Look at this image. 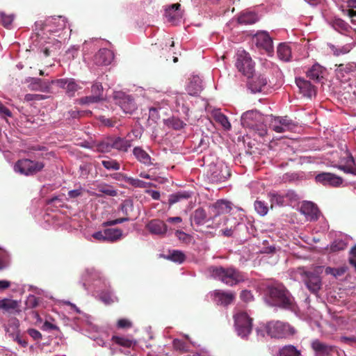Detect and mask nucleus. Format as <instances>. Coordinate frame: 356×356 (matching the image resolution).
<instances>
[{
  "label": "nucleus",
  "mask_w": 356,
  "mask_h": 356,
  "mask_svg": "<svg viewBox=\"0 0 356 356\" xmlns=\"http://www.w3.org/2000/svg\"><path fill=\"white\" fill-rule=\"evenodd\" d=\"M99 120L102 124L108 127H113L115 126L117 123V120L115 118H106L105 116H100Z\"/></svg>",
  "instance_id": "nucleus-53"
},
{
  "label": "nucleus",
  "mask_w": 356,
  "mask_h": 356,
  "mask_svg": "<svg viewBox=\"0 0 356 356\" xmlns=\"http://www.w3.org/2000/svg\"><path fill=\"white\" fill-rule=\"evenodd\" d=\"M14 19L13 15H6L4 13H0V24L8 28L11 25Z\"/></svg>",
  "instance_id": "nucleus-48"
},
{
  "label": "nucleus",
  "mask_w": 356,
  "mask_h": 356,
  "mask_svg": "<svg viewBox=\"0 0 356 356\" xmlns=\"http://www.w3.org/2000/svg\"><path fill=\"white\" fill-rule=\"evenodd\" d=\"M47 97L46 95L40 94H26L24 97V100L26 102H38L46 99Z\"/></svg>",
  "instance_id": "nucleus-52"
},
{
  "label": "nucleus",
  "mask_w": 356,
  "mask_h": 356,
  "mask_svg": "<svg viewBox=\"0 0 356 356\" xmlns=\"http://www.w3.org/2000/svg\"><path fill=\"white\" fill-rule=\"evenodd\" d=\"M334 28H339L341 30H347L348 25L346 22L341 19H337L334 22Z\"/></svg>",
  "instance_id": "nucleus-60"
},
{
  "label": "nucleus",
  "mask_w": 356,
  "mask_h": 356,
  "mask_svg": "<svg viewBox=\"0 0 356 356\" xmlns=\"http://www.w3.org/2000/svg\"><path fill=\"white\" fill-rule=\"evenodd\" d=\"M240 298L245 302H249L253 300V296L250 291L243 290L240 294Z\"/></svg>",
  "instance_id": "nucleus-56"
},
{
  "label": "nucleus",
  "mask_w": 356,
  "mask_h": 356,
  "mask_svg": "<svg viewBox=\"0 0 356 356\" xmlns=\"http://www.w3.org/2000/svg\"><path fill=\"white\" fill-rule=\"evenodd\" d=\"M97 188L99 192H101L108 196L115 197L118 195V191L114 189L113 186L106 183H101L97 184Z\"/></svg>",
  "instance_id": "nucleus-39"
},
{
  "label": "nucleus",
  "mask_w": 356,
  "mask_h": 356,
  "mask_svg": "<svg viewBox=\"0 0 356 356\" xmlns=\"http://www.w3.org/2000/svg\"><path fill=\"white\" fill-rule=\"evenodd\" d=\"M61 47V42L55 38H49V41L46 42L40 47V51L44 54L46 57L51 55Z\"/></svg>",
  "instance_id": "nucleus-26"
},
{
  "label": "nucleus",
  "mask_w": 356,
  "mask_h": 356,
  "mask_svg": "<svg viewBox=\"0 0 356 356\" xmlns=\"http://www.w3.org/2000/svg\"><path fill=\"white\" fill-rule=\"evenodd\" d=\"M277 54L281 60L289 61L291 56V51L289 45L281 43L277 47Z\"/></svg>",
  "instance_id": "nucleus-36"
},
{
  "label": "nucleus",
  "mask_w": 356,
  "mask_h": 356,
  "mask_svg": "<svg viewBox=\"0 0 356 356\" xmlns=\"http://www.w3.org/2000/svg\"><path fill=\"white\" fill-rule=\"evenodd\" d=\"M351 71V67L349 65L339 64L336 69V74L340 78L343 76V73H348Z\"/></svg>",
  "instance_id": "nucleus-51"
},
{
  "label": "nucleus",
  "mask_w": 356,
  "mask_h": 356,
  "mask_svg": "<svg viewBox=\"0 0 356 356\" xmlns=\"http://www.w3.org/2000/svg\"><path fill=\"white\" fill-rule=\"evenodd\" d=\"M114 58L113 53L108 49H101L95 55V62L98 65H108Z\"/></svg>",
  "instance_id": "nucleus-23"
},
{
  "label": "nucleus",
  "mask_w": 356,
  "mask_h": 356,
  "mask_svg": "<svg viewBox=\"0 0 356 356\" xmlns=\"http://www.w3.org/2000/svg\"><path fill=\"white\" fill-rule=\"evenodd\" d=\"M254 209L261 216H264L268 212V207L265 203L260 200H256L254 202Z\"/></svg>",
  "instance_id": "nucleus-49"
},
{
  "label": "nucleus",
  "mask_w": 356,
  "mask_h": 356,
  "mask_svg": "<svg viewBox=\"0 0 356 356\" xmlns=\"http://www.w3.org/2000/svg\"><path fill=\"white\" fill-rule=\"evenodd\" d=\"M128 184L132 186L142 188L151 187L153 186V184L150 182H145L144 181L140 180L138 179H135L133 177H130V179H128Z\"/></svg>",
  "instance_id": "nucleus-45"
},
{
  "label": "nucleus",
  "mask_w": 356,
  "mask_h": 356,
  "mask_svg": "<svg viewBox=\"0 0 356 356\" xmlns=\"http://www.w3.org/2000/svg\"><path fill=\"white\" fill-rule=\"evenodd\" d=\"M112 341L114 343H115L121 346L125 347V348H130L134 344V343L132 340H131L128 338H126V337H118V336H113Z\"/></svg>",
  "instance_id": "nucleus-43"
},
{
  "label": "nucleus",
  "mask_w": 356,
  "mask_h": 356,
  "mask_svg": "<svg viewBox=\"0 0 356 356\" xmlns=\"http://www.w3.org/2000/svg\"><path fill=\"white\" fill-rule=\"evenodd\" d=\"M324 72L325 69L319 64L316 63L307 71V76L313 81L319 82L323 78Z\"/></svg>",
  "instance_id": "nucleus-28"
},
{
  "label": "nucleus",
  "mask_w": 356,
  "mask_h": 356,
  "mask_svg": "<svg viewBox=\"0 0 356 356\" xmlns=\"http://www.w3.org/2000/svg\"><path fill=\"white\" fill-rule=\"evenodd\" d=\"M300 352L293 346H284L279 351V356H300Z\"/></svg>",
  "instance_id": "nucleus-40"
},
{
  "label": "nucleus",
  "mask_w": 356,
  "mask_h": 356,
  "mask_svg": "<svg viewBox=\"0 0 356 356\" xmlns=\"http://www.w3.org/2000/svg\"><path fill=\"white\" fill-rule=\"evenodd\" d=\"M113 99L115 104L120 106L125 113L131 114L137 108L136 104L132 97L122 91L115 92Z\"/></svg>",
  "instance_id": "nucleus-11"
},
{
  "label": "nucleus",
  "mask_w": 356,
  "mask_h": 356,
  "mask_svg": "<svg viewBox=\"0 0 356 356\" xmlns=\"http://www.w3.org/2000/svg\"><path fill=\"white\" fill-rule=\"evenodd\" d=\"M202 90V80L198 76H193L189 79L186 91L191 96L198 95Z\"/></svg>",
  "instance_id": "nucleus-24"
},
{
  "label": "nucleus",
  "mask_w": 356,
  "mask_h": 356,
  "mask_svg": "<svg viewBox=\"0 0 356 356\" xmlns=\"http://www.w3.org/2000/svg\"><path fill=\"white\" fill-rule=\"evenodd\" d=\"M208 271L213 279L218 280L230 286L236 285L245 280L244 274L233 267L211 266L208 268Z\"/></svg>",
  "instance_id": "nucleus-1"
},
{
  "label": "nucleus",
  "mask_w": 356,
  "mask_h": 356,
  "mask_svg": "<svg viewBox=\"0 0 356 356\" xmlns=\"http://www.w3.org/2000/svg\"><path fill=\"white\" fill-rule=\"evenodd\" d=\"M83 193V189L81 187H79V188L70 191L67 193V195L69 198L74 199L81 196Z\"/></svg>",
  "instance_id": "nucleus-57"
},
{
  "label": "nucleus",
  "mask_w": 356,
  "mask_h": 356,
  "mask_svg": "<svg viewBox=\"0 0 356 356\" xmlns=\"http://www.w3.org/2000/svg\"><path fill=\"white\" fill-rule=\"evenodd\" d=\"M0 115L5 117H11V111L0 102Z\"/></svg>",
  "instance_id": "nucleus-64"
},
{
  "label": "nucleus",
  "mask_w": 356,
  "mask_h": 356,
  "mask_svg": "<svg viewBox=\"0 0 356 356\" xmlns=\"http://www.w3.org/2000/svg\"><path fill=\"white\" fill-rule=\"evenodd\" d=\"M112 177L118 181H124L128 184V179L129 177L122 173H115L112 175Z\"/></svg>",
  "instance_id": "nucleus-62"
},
{
  "label": "nucleus",
  "mask_w": 356,
  "mask_h": 356,
  "mask_svg": "<svg viewBox=\"0 0 356 356\" xmlns=\"http://www.w3.org/2000/svg\"><path fill=\"white\" fill-rule=\"evenodd\" d=\"M102 164L108 170H118L120 168V163L112 159L102 161Z\"/></svg>",
  "instance_id": "nucleus-42"
},
{
  "label": "nucleus",
  "mask_w": 356,
  "mask_h": 356,
  "mask_svg": "<svg viewBox=\"0 0 356 356\" xmlns=\"http://www.w3.org/2000/svg\"><path fill=\"white\" fill-rule=\"evenodd\" d=\"M266 122L270 129L279 134L291 131L297 126L288 116L268 115L266 117Z\"/></svg>",
  "instance_id": "nucleus-7"
},
{
  "label": "nucleus",
  "mask_w": 356,
  "mask_h": 356,
  "mask_svg": "<svg viewBox=\"0 0 356 356\" xmlns=\"http://www.w3.org/2000/svg\"><path fill=\"white\" fill-rule=\"evenodd\" d=\"M193 218L195 222H201V221L204 220L206 218L204 210L201 208L197 209L193 214Z\"/></svg>",
  "instance_id": "nucleus-54"
},
{
  "label": "nucleus",
  "mask_w": 356,
  "mask_h": 356,
  "mask_svg": "<svg viewBox=\"0 0 356 356\" xmlns=\"http://www.w3.org/2000/svg\"><path fill=\"white\" fill-rule=\"evenodd\" d=\"M311 347L317 356H332V353L336 351L335 346L328 345L318 339L312 341Z\"/></svg>",
  "instance_id": "nucleus-17"
},
{
  "label": "nucleus",
  "mask_w": 356,
  "mask_h": 356,
  "mask_svg": "<svg viewBox=\"0 0 356 356\" xmlns=\"http://www.w3.org/2000/svg\"><path fill=\"white\" fill-rule=\"evenodd\" d=\"M316 181L324 186L338 187L343 183V179L333 173L321 172L315 177Z\"/></svg>",
  "instance_id": "nucleus-15"
},
{
  "label": "nucleus",
  "mask_w": 356,
  "mask_h": 356,
  "mask_svg": "<svg viewBox=\"0 0 356 356\" xmlns=\"http://www.w3.org/2000/svg\"><path fill=\"white\" fill-rule=\"evenodd\" d=\"M191 197V193L188 191H179L177 193L171 194L169 196L168 203L172 205L175 203L188 200Z\"/></svg>",
  "instance_id": "nucleus-32"
},
{
  "label": "nucleus",
  "mask_w": 356,
  "mask_h": 356,
  "mask_svg": "<svg viewBox=\"0 0 356 356\" xmlns=\"http://www.w3.org/2000/svg\"><path fill=\"white\" fill-rule=\"evenodd\" d=\"M179 3H174L165 9V16L169 22H174L181 17Z\"/></svg>",
  "instance_id": "nucleus-29"
},
{
  "label": "nucleus",
  "mask_w": 356,
  "mask_h": 356,
  "mask_svg": "<svg viewBox=\"0 0 356 356\" xmlns=\"http://www.w3.org/2000/svg\"><path fill=\"white\" fill-rule=\"evenodd\" d=\"M168 125L175 130H179L186 125L182 120L177 118H172L169 120Z\"/></svg>",
  "instance_id": "nucleus-50"
},
{
  "label": "nucleus",
  "mask_w": 356,
  "mask_h": 356,
  "mask_svg": "<svg viewBox=\"0 0 356 356\" xmlns=\"http://www.w3.org/2000/svg\"><path fill=\"white\" fill-rule=\"evenodd\" d=\"M35 24V26H43L41 29L47 32L56 33L66 28L67 19L63 16L51 17L47 19L44 25L42 21L36 22Z\"/></svg>",
  "instance_id": "nucleus-10"
},
{
  "label": "nucleus",
  "mask_w": 356,
  "mask_h": 356,
  "mask_svg": "<svg viewBox=\"0 0 356 356\" xmlns=\"http://www.w3.org/2000/svg\"><path fill=\"white\" fill-rule=\"evenodd\" d=\"M231 176L230 169L228 166L220 164L214 165L211 169L209 179L212 183H222L227 180Z\"/></svg>",
  "instance_id": "nucleus-13"
},
{
  "label": "nucleus",
  "mask_w": 356,
  "mask_h": 356,
  "mask_svg": "<svg viewBox=\"0 0 356 356\" xmlns=\"http://www.w3.org/2000/svg\"><path fill=\"white\" fill-rule=\"evenodd\" d=\"M300 211L305 215L307 220L318 221L320 220L321 217L323 218L318 206L310 201H303Z\"/></svg>",
  "instance_id": "nucleus-12"
},
{
  "label": "nucleus",
  "mask_w": 356,
  "mask_h": 356,
  "mask_svg": "<svg viewBox=\"0 0 356 356\" xmlns=\"http://www.w3.org/2000/svg\"><path fill=\"white\" fill-rule=\"evenodd\" d=\"M248 81V87L252 92H260L266 87L268 81L262 74L252 75Z\"/></svg>",
  "instance_id": "nucleus-18"
},
{
  "label": "nucleus",
  "mask_w": 356,
  "mask_h": 356,
  "mask_svg": "<svg viewBox=\"0 0 356 356\" xmlns=\"http://www.w3.org/2000/svg\"><path fill=\"white\" fill-rule=\"evenodd\" d=\"M106 241L114 242L120 239L122 235L121 229L118 228H107L104 229Z\"/></svg>",
  "instance_id": "nucleus-35"
},
{
  "label": "nucleus",
  "mask_w": 356,
  "mask_h": 356,
  "mask_svg": "<svg viewBox=\"0 0 356 356\" xmlns=\"http://www.w3.org/2000/svg\"><path fill=\"white\" fill-rule=\"evenodd\" d=\"M235 65L238 70L248 78H250L254 73V63L249 54L245 51L237 53Z\"/></svg>",
  "instance_id": "nucleus-9"
},
{
  "label": "nucleus",
  "mask_w": 356,
  "mask_h": 356,
  "mask_svg": "<svg viewBox=\"0 0 356 356\" xmlns=\"http://www.w3.org/2000/svg\"><path fill=\"white\" fill-rule=\"evenodd\" d=\"M258 17L254 13L246 12L242 13L238 17V22L240 24L249 25L253 24L257 22Z\"/></svg>",
  "instance_id": "nucleus-33"
},
{
  "label": "nucleus",
  "mask_w": 356,
  "mask_h": 356,
  "mask_svg": "<svg viewBox=\"0 0 356 356\" xmlns=\"http://www.w3.org/2000/svg\"><path fill=\"white\" fill-rule=\"evenodd\" d=\"M296 83L304 97L311 99L316 95L315 87L309 81L299 77L296 79Z\"/></svg>",
  "instance_id": "nucleus-19"
},
{
  "label": "nucleus",
  "mask_w": 356,
  "mask_h": 356,
  "mask_svg": "<svg viewBox=\"0 0 356 356\" xmlns=\"http://www.w3.org/2000/svg\"><path fill=\"white\" fill-rule=\"evenodd\" d=\"M341 162H343L344 164L339 165V169L343 170L346 173L356 175V169L354 168L355 161L350 153H347L346 157L343 158Z\"/></svg>",
  "instance_id": "nucleus-30"
},
{
  "label": "nucleus",
  "mask_w": 356,
  "mask_h": 356,
  "mask_svg": "<svg viewBox=\"0 0 356 356\" xmlns=\"http://www.w3.org/2000/svg\"><path fill=\"white\" fill-rule=\"evenodd\" d=\"M52 83L64 89L66 95L70 97H74L76 92L81 88L74 79H60L52 81Z\"/></svg>",
  "instance_id": "nucleus-14"
},
{
  "label": "nucleus",
  "mask_w": 356,
  "mask_h": 356,
  "mask_svg": "<svg viewBox=\"0 0 356 356\" xmlns=\"http://www.w3.org/2000/svg\"><path fill=\"white\" fill-rule=\"evenodd\" d=\"M269 297L273 305L285 309H292L294 300L289 291L283 285L269 287Z\"/></svg>",
  "instance_id": "nucleus-2"
},
{
  "label": "nucleus",
  "mask_w": 356,
  "mask_h": 356,
  "mask_svg": "<svg viewBox=\"0 0 356 356\" xmlns=\"http://www.w3.org/2000/svg\"><path fill=\"white\" fill-rule=\"evenodd\" d=\"M91 92L94 95L103 97V86L101 83H95L91 87Z\"/></svg>",
  "instance_id": "nucleus-55"
},
{
  "label": "nucleus",
  "mask_w": 356,
  "mask_h": 356,
  "mask_svg": "<svg viewBox=\"0 0 356 356\" xmlns=\"http://www.w3.org/2000/svg\"><path fill=\"white\" fill-rule=\"evenodd\" d=\"M346 247V244L342 241L334 242L331 245L330 250L332 252H337L343 250Z\"/></svg>",
  "instance_id": "nucleus-58"
},
{
  "label": "nucleus",
  "mask_w": 356,
  "mask_h": 356,
  "mask_svg": "<svg viewBox=\"0 0 356 356\" xmlns=\"http://www.w3.org/2000/svg\"><path fill=\"white\" fill-rule=\"evenodd\" d=\"M266 331L272 338L284 339L293 336L295 330L288 323L280 321H270L266 323Z\"/></svg>",
  "instance_id": "nucleus-5"
},
{
  "label": "nucleus",
  "mask_w": 356,
  "mask_h": 356,
  "mask_svg": "<svg viewBox=\"0 0 356 356\" xmlns=\"http://www.w3.org/2000/svg\"><path fill=\"white\" fill-rule=\"evenodd\" d=\"M215 120L219 123L225 130L231 129V124L226 115L220 112H216L213 115Z\"/></svg>",
  "instance_id": "nucleus-41"
},
{
  "label": "nucleus",
  "mask_w": 356,
  "mask_h": 356,
  "mask_svg": "<svg viewBox=\"0 0 356 356\" xmlns=\"http://www.w3.org/2000/svg\"><path fill=\"white\" fill-rule=\"evenodd\" d=\"M103 99V97L91 95L80 99V103L82 104H90L97 103Z\"/></svg>",
  "instance_id": "nucleus-47"
},
{
  "label": "nucleus",
  "mask_w": 356,
  "mask_h": 356,
  "mask_svg": "<svg viewBox=\"0 0 356 356\" xmlns=\"http://www.w3.org/2000/svg\"><path fill=\"white\" fill-rule=\"evenodd\" d=\"M175 235L179 238L180 241H182L185 243H188L191 240V236L181 231L177 230L175 232Z\"/></svg>",
  "instance_id": "nucleus-59"
},
{
  "label": "nucleus",
  "mask_w": 356,
  "mask_h": 356,
  "mask_svg": "<svg viewBox=\"0 0 356 356\" xmlns=\"http://www.w3.org/2000/svg\"><path fill=\"white\" fill-rule=\"evenodd\" d=\"M118 327L119 328H128L131 327V323L127 319L121 318L118 321Z\"/></svg>",
  "instance_id": "nucleus-63"
},
{
  "label": "nucleus",
  "mask_w": 356,
  "mask_h": 356,
  "mask_svg": "<svg viewBox=\"0 0 356 356\" xmlns=\"http://www.w3.org/2000/svg\"><path fill=\"white\" fill-rule=\"evenodd\" d=\"M0 309L9 314H17L21 312L19 302L9 298L0 300Z\"/></svg>",
  "instance_id": "nucleus-21"
},
{
  "label": "nucleus",
  "mask_w": 356,
  "mask_h": 356,
  "mask_svg": "<svg viewBox=\"0 0 356 356\" xmlns=\"http://www.w3.org/2000/svg\"><path fill=\"white\" fill-rule=\"evenodd\" d=\"M266 118L256 111H248L241 116V124L244 127L250 128L258 133L260 136L267 134Z\"/></svg>",
  "instance_id": "nucleus-3"
},
{
  "label": "nucleus",
  "mask_w": 356,
  "mask_h": 356,
  "mask_svg": "<svg viewBox=\"0 0 356 356\" xmlns=\"http://www.w3.org/2000/svg\"><path fill=\"white\" fill-rule=\"evenodd\" d=\"M133 153L140 162L147 165L152 164L150 156L141 147H135L133 150Z\"/></svg>",
  "instance_id": "nucleus-34"
},
{
  "label": "nucleus",
  "mask_w": 356,
  "mask_h": 356,
  "mask_svg": "<svg viewBox=\"0 0 356 356\" xmlns=\"http://www.w3.org/2000/svg\"><path fill=\"white\" fill-rule=\"evenodd\" d=\"M63 195L59 196L53 197L51 199L47 200V203L51 207L55 208H62L65 206V202L63 199Z\"/></svg>",
  "instance_id": "nucleus-44"
},
{
  "label": "nucleus",
  "mask_w": 356,
  "mask_h": 356,
  "mask_svg": "<svg viewBox=\"0 0 356 356\" xmlns=\"http://www.w3.org/2000/svg\"><path fill=\"white\" fill-rule=\"evenodd\" d=\"M175 104L178 112H181L186 116L188 115L189 107L186 104V101L184 95H177L175 97Z\"/></svg>",
  "instance_id": "nucleus-37"
},
{
  "label": "nucleus",
  "mask_w": 356,
  "mask_h": 356,
  "mask_svg": "<svg viewBox=\"0 0 356 356\" xmlns=\"http://www.w3.org/2000/svg\"><path fill=\"white\" fill-rule=\"evenodd\" d=\"M166 224H145L146 229L152 234L162 235L167 232Z\"/></svg>",
  "instance_id": "nucleus-38"
},
{
  "label": "nucleus",
  "mask_w": 356,
  "mask_h": 356,
  "mask_svg": "<svg viewBox=\"0 0 356 356\" xmlns=\"http://www.w3.org/2000/svg\"><path fill=\"white\" fill-rule=\"evenodd\" d=\"M113 149L127 152L132 145L131 140L121 137H112Z\"/></svg>",
  "instance_id": "nucleus-27"
},
{
  "label": "nucleus",
  "mask_w": 356,
  "mask_h": 356,
  "mask_svg": "<svg viewBox=\"0 0 356 356\" xmlns=\"http://www.w3.org/2000/svg\"><path fill=\"white\" fill-rule=\"evenodd\" d=\"M254 38L257 47L263 49L268 54L273 52V40L266 31L258 32Z\"/></svg>",
  "instance_id": "nucleus-16"
},
{
  "label": "nucleus",
  "mask_w": 356,
  "mask_h": 356,
  "mask_svg": "<svg viewBox=\"0 0 356 356\" xmlns=\"http://www.w3.org/2000/svg\"><path fill=\"white\" fill-rule=\"evenodd\" d=\"M28 334L34 339V340H39L42 339V334L41 333L35 330V329H29L28 330Z\"/></svg>",
  "instance_id": "nucleus-61"
},
{
  "label": "nucleus",
  "mask_w": 356,
  "mask_h": 356,
  "mask_svg": "<svg viewBox=\"0 0 356 356\" xmlns=\"http://www.w3.org/2000/svg\"><path fill=\"white\" fill-rule=\"evenodd\" d=\"M96 151L101 153H108L113 149L112 137H107L95 143Z\"/></svg>",
  "instance_id": "nucleus-31"
},
{
  "label": "nucleus",
  "mask_w": 356,
  "mask_h": 356,
  "mask_svg": "<svg viewBox=\"0 0 356 356\" xmlns=\"http://www.w3.org/2000/svg\"><path fill=\"white\" fill-rule=\"evenodd\" d=\"M45 166L42 161L29 159H19L14 165V170L25 176H33L41 172Z\"/></svg>",
  "instance_id": "nucleus-6"
},
{
  "label": "nucleus",
  "mask_w": 356,
  "mask_h": 356,
  "mask_svg": "<svg viewBox=\"0 0 356 356\" xmlns=\"http://www.w3.org/2000/svg\"><path fill=\"white\" fill-rule=\"evenodd\" d=\"M168 258L175 262L182 263L185 260L186 256L180 250H173L170 253Z\"/></svg>",
  "instance_id": "nucleus-46"
},
{
  "label": "nucleus",
  "mask_w": 356,
  "mask_h": 356,
  "mask_svg": "<svg viewBox=\"0 0 356 356\" xmlns=\"http://www.w3.org/2000/svg\"><path fill=\"white\" fill-rule=\"evenodd\" d=\"M213 210L215 216L229 213V216L225 218L227 221L236 220L238 222L244 221V211L237 208L233 209L230 202L222 200H218L213 205Z\"/></svg>",
  "instance_id": "nucleus-4"
},
{
  "label": "nucleus",
  "mask_w": 356,
  "mask_h": 356,
  "mask_svg": "<svg viewBox=\"0 0 356 356\" xmlns=\"http://www.w3.org/2000/svg\"><path fill=\"white\" fill-rule=\"evenodd\" d=\"M304 274L306 276L305 283L307 289L313 293H318L321 286V277L312 272L306 271Z\"/></svg>",
  "instance_id": "nucleus-20"
},
{
  "label": "nucleus",
  "mask_w": 356,
  "mask_h": 356,
  "mask_svg": "<svg viewBox=\"0 0 356 356\" xmlns=\"http://www.w3.org/2000/svg\"><path fill=\"white\" fill-rule=\"evenodd\" d=\"M234 325L239 336L246 337L250 334L252 329V319L245 312H237L234 315Z\"/></svg>",
  "instance_id": "nucleus-8"
},
{
  "label": "nucleus",
  "mask_w": 356,
  "mask_h": 356,
  "mask_svg": "<svg viewBox=\"0 0 356 356\" xmlns=\"http://www.w3.org/2000/svg\"><path fill=\"white\" fill-rule=\"evenodd\" d=\"M213 296L218 300V303L224 306L230 305L236 298L235 293L226 292L221 290L214 291Z\"/></svg>",
  "instance_id": "nucleus-25"
},
{
  "label": "nucleus",
  "mask_w": 356,
  "mask_h": 356,
  "mask_svg": "<svg viewBox=\"0 0 356 356\" xmlns=\"http://www.w3.org/2000/svg\"><path fill=\"white\" fill-rule=\"evenodd\" d=\"M121 210L122 212L125 215L124 217L113 220L107 221L106 222H123L124 221H132L135 219L136 213H134L133 204L130 201H125L123 204H122Z\"/></svg>",
  "instance_id": "nucleus-22"
}]
</instances>
